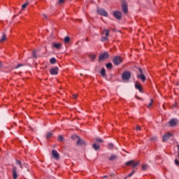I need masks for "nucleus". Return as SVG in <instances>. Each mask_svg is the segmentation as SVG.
Instances as JSON below:
<instances>
[{"label":"nucleus","instance_id":"nucleus-9","mask_svg":"<svg viewBox=\"0 0 179 179\" xmlns=\"http://www.w3.org/2000/svg\"><path fill=\"white\" fill-rule=\"evenodd\" d=\"M122 8L124 13H128V6L125 1L122 3Z\"/></svg>","mask_w":179,"mask_h":179},{"label":"nucleus","instance_id":"nucleus-31","mask_svg":"<svg viewBox=\"0 0 179 179\" xmlns=\"http://www.w3.org/2000/svg\"><path fill=\"white\" fill-rule=\"evenodd\" d=\"M148 167H149V166H148V165H146V164L142 166L143 170H147V169H148Z\"/></svg>","mask_w":179,"mask_h":179},{"label":"nucleus","instance_id":"nucleus-21","mask_svg":"<svg viewBox=\"0 0 179 179\" xmlns=\"http://www.w3.org/2000/svg\"><path fill=\"white\" fill-rule=\"evenodd\" d=\"M106 68L108 69H111V68H113V64H111V63L106 64Z\"/></svg>","mask_w":179,"mask_h":179},{"label":"nucleus","instance_id":"nucleus-13","mask_svg":"<svg viewBox=\"0 0 179 179\" xmlns=\"http://www.w3.org/2000/svg\"><path fill=\"white\" fill-rule=\"evenodd\" d=\"M52 157L55 158V159H59V154L58 153V152L55 150H53L52 151Z\"/></svg>","mask_w":179,"mask_h":179},{"label":"nucleus","instance_id":"nucleus-22","mask_svg":"<svg viewBox=\"0 0 179 179\" xmlns=\"http://www.w3.org/2000/svg\"><path fill=\"white\" fill-rule=\"evenodd\" d=\"M56 62H57V59H55V58H54V57H52L50 59V64H55Z\"/></svg>","mask_w":179,"mask_h":179},{"label":"nucleus","instance_id":"nucleus-19","mask_svg":"<svg viewBox=\"0 0 179 179\" xmlns=\"http://www.w3.org/2000/svg\"><path fill=\"white\" fill-rule=\"evenodd\" d=\"M135 87L138 90H139V92H142V87H141V85L139 84H136L135 85Z\"/></svg>","mask_w":179,"mask_h":179},{"label":"nucleus","instance_id":"nucleus-32","mask_svg":"<svg viewBox=\"0 0 179 179\" xmlns=\"http://www.w3.org/2000/svg\"><path fill=\"white\" fill-rule=\"evenodd\" d=\"M134 174H135V171H133L131 173H129L127 177H132V176H134Z\"/></svg>","mask_w":179,"mask_h":179},{"label":"nucleus","instance_id":"nucleus-10","mask_svg":"<svg viewBox=\"0 0 179 179\" xmlns=\"http://www.w3.org/2000/svg\"><path fill=\"white\" fill-rule=\"evenodd\" d=\"M113 15L116 19H121V17H122V13L120 11H115Z\"/></svg>","mask_w":179,"mask_h":179},{"label":"nucleus","instance_id":"nucleus-11","mask_svg":"<svg viewBox=\"0 0 179 179\" xmlns=\"http://www.w3.org/2000/svg\"><path fill=\"white\" fill-rule=\"evenodd\" d=\"M173 136V134L171 133H167L163 136V141L164 142H166V141H169L170 139V137Z\"/></svg>","mask_w":179,"mask_h":179},{"label":"nucleus","instance_id":"nucleus-40","mask_svg":"<svg viewBox=\"0 0 179 179\" xmlns=\"http://www.w3.org/2000/svg\"><path fill=\"white\" fill-rule=\"evenodd\" d=\"M20 66H23V64H17V66H16V68H20Z\"/></svg>","mask_w":179,"mask_h":179},{"label":"nucleus","instance_id":"nucleus-29","mask_svg":"<svg viewBox=\"0 0 179 179\" xmlns=\"http://www.w3.org/2000/svg\"><path fill=\"white\" fill-rule=\"evenodd\" d=\"M58 141L59 142H62L64 141V136H59Z\"/></svg>","mask_w":179,"mask_h":179},{"label":"nucleus","instance_id":"nucleus-33","mask_svg":"<svg viewBox=\"0 0 179 179\" xmlns=\"http://www.w3.org/2000/svg\"><path fill=\"white\" fill-rule=\"evenodd\" d=\"M16 164H18L19 166H20V167L22 168V162L20 161L17 160Z\"/></svg>","mask_w":179,"mask_h":179},{"label":"nucleus","instance_id":"nucleus-3","mask_svg":"<svg viewBox=\"0 0 179 179\" xmlns=\"http://www.w3.org/2000/svg\"><path fill=\"white\" fill-rule=\"evenodd\" d=\"M96 12L99 15H101V16H108L107 11L101 8H98Z\"/></svg>","mask_w":179,"mask_h":179},{"label":"nucleus","instance_id":"nucleus-38","mask_svg":"<svg viewBox=\"0 0 179 179\" xmlns=\"http://www.w3.org/2000/svg\"><path fill=\"white\" fill-rule=\"evenodd\" d=\"M73 99H78V94H73Z\"/></svg>","mask_w":179,"mask_h":179},{"label":"nucleus","instance_id":"nucleus-2","mask_svg":"<svg viewBox=\"0 0 179 179\" xmlns=\"http://www.w3.org/2000/svg\"><path fill=\"white\" fill-rule=\"evenodd\" d=\"M122 78L123 80H129L131 78V73L129 71H125L122 73Z\"/></svg>","mask_w":179,"mask_h":179},{"label":"nucleus","instance_id":"nucleus-27","mask_svg":"<svg viewBox=\"0 0 179 179\" xmlns=\"http://www.w3.org/2000/svg\"><path fill=\"white\" fill-rule=\"evenodd\" d=\"M101 41H108V38L107 36H102Z\"/></svg>","mask_w":179,"mask_h":179},{"label":"nucleus","instance_id":"nucleus-6","mask_svg":"<svg viewBox=\"0 0 179 179\" xmlns=\"http://www.w3.org/2000/svg\"><path fill=\"white\" fill-rule=\"evenodd\" d=\"M169 124L170 127H176L177 124H178V120L171 119V120H169Z\"/></svg>","mask_w":179,"mask_h":179},{"label":"nucleus","instance_id":"nucleus-8","mask_svg":"<svg viewBox=\"0 0 179 179\" xmlns=\"http://www.w3.org/2000/svg\"><path fill=\"white\" fill-rule=\"evenodd\" d=\"M127 166H129V164H131L133 169H135L138 167V164H139L138 162H134V161H129L126 163Z\"/></svg>","mask_w":179,"mask_h":179},{"label":"nucleus","instance_id":"nucleus-30","mask_svg":"<svg viewBox=\"0 0 179 179\" xmlns=\"http://www.w3.org/2000/svg\"><path fill=\"white\" fill-rule=\"evenodd\" d=\"M152 103H153V99H150V103L147 106V107H148V108H149V107H152Z\"/></svg>","mask_w":179,"mask_h":179},{"label":"nucleus","instance_id":"nucleus-28","mask_svg":"<svg viewBox=\"0 0 179 179\" xmlns=\"http://www.w3.org/2000/svg\"><path fill=\"white\" fill-rule=\"evenodd\" d=\"M114 148V144L109 143L108 144V149H113Z\"/></svg>","mask_w":179,"mask_h":179},{"label":"nucleus","instance_id":"nucleus-4","mask_svg":"<svg viewBox=\"0 0 179 179\" xmlns=\"http://www.w3.org/2000/svg\"><path fill=\"white\" fill-rule=\"evenodd\" d=\"M108 57H110V55H108V52H105L101 55H99V60L100 61H103V59H107V58H108Z\"/></svg>","mask_w":179,"mask_h":179},{"label":"nucleus","instance_id":"nucleus-23","mask_svg":"<svg viewBox=\"0 0 179 179\" xmlns=\"http://www.w3.org/2000/svg\"><path fill=\"white\" fill-rule=\"evenodd\" d=\"M101 75L102 76H106V69H102L101 71Z\"/></svg>","mask_w":179,"mask_h":179},{"label":"nucleus","instance_id":"nucleus-16","mask_svg":"<svg viewBox=\"0 0 179 179\" xmlns=\"http://www.w3.org/2000/svg\"><path fill=\"white\" fill-rule=\"evenodd\" d=\"M62 45V44L61 43H53L52 46L56 48V50H59V48H61V46Z\"/></svg>","mask_w":179,"mask_h":179},{"label":"nucleus","instance_id":"nucleus-5","mask_svg":"<svg viewBox=\"0 0 179 179\" xmlns=\"http://www.w3.org/2000/svg\"><path fill=\"white\" fill-rule=\"evenodd\" d=\"M139 72L141 73L140 74L137 75V78L138 79H141L142 80V82H145V80H146V77L145 76V75H143V73H142V69H139Z\"/></svg>","mask_w":179,"mask_h":179},{"label":"nucleus","instance_id":"nucleus-17","mask_svg":"<svg viewBox=\"0 0 179 179\" xmlns=\"http://www.w3.org/2000/svg\"><path fill=\"white\" fill-rule=\"evenodd\" d=\"M89 57H90V60L93 61L94 59H96L97 56L94 54H91L89 55Z\"/></svg>","mask_w":179,"mask_h":179},{"label":"nucleus","instance_id":"nucleus-25","mask_svg":"<svg viewBox=\"0 0 179 179\" xmlns=\"http://www.w3.org/2000/svg\"><path fill=\"white\" fill-rule=\"evenodd\" d=\"M69 40H70L69 36L65 37V38H64V43H65L66 44L68 43H69Z\"/></svg>","mask_w":179,"mask_h":179},{"label":"nucleus","instance_id":"nucleus-43","mask_svg":"<svg viewBox=\"0 0 179 179\" xmlns=\"http://www.w3.org/2000/svg\"><path fill=\"white\" fill-rule=\"evenodd\" d=\"M178 149H179V145H178Z\"/></svg>","mask_w":179,"mask_h":179},{"label":"nucleus","instance_id":"nucleus-37","mask_svg":"<svg viewBox=\"0 0 179 179\" xmlns=\"http://www.w3.org/2000/svg\"><path fill=\"white\" fill-rule=\"evenodd\" d=\"M33 57L34 58H37V55H36V51L33 52Z\"/></svg>","mask_w":179,"mask_h":179},{"label":"nucleus","instance_id":"nucleus-14","mask_svg":"<svg viewBox=\"0 0 179 179\" xmlns=\"http://www.w3.org/2000/svg\"><path fill=\"white\" fill-rule=\"evenodd\" d=\"M51 75H58V67H55L50 69Z\"/></svg>","mask_w":179,"mask_h":179},{"label":"nucleus","instance_id":"nucleus-44","mask_svg":"<svg viewBox=\"0 0 179 179\" xmlns=\"http://www.w3.org/2000/svg\"><path fill=\"white\" fill-rule=\"evenodd\" d=\"M0 66H1V63H0Z\"/></svg>","mask_w":179,"mask_h":179},{"label":"nucleus","instance_id":"nucleus-20","mask_svg":"<svg viewBox=\"0 0 179 179\" xmlns=\"http://www.w3.org/2000/svg\"><path fill=\"white\" fill-rule=\"evenodd\" d=\"M5 40H6V35L3 34L2 38L0 39V42L3 43V41H5Z\"/></svg>","mask_w":179,"mask_h":179},{"label":"nucleus","instance_id":"nucleus-1","mask_svg":"<svg viewBox=\"0 0 179 179\" xmlns=\"http://www.w3.org/2000/svg\"><path fill=\"white\" fill-rule=\"evenodd\" d=\"M114 65H120V64H121V62H122V57H121L120 56H115L113 58V61Z\"/></svg>","mask_w":179,"mask_h":179},{"label":"nucleus","instance_id":"nucleus-18","mask_svg":"<svg viewBox=\"0 0 179 179\" xmlns=\"http://www.w3.org/2000/svg\"><path fill=\"white\" fill-rule=\"evenodd\" d=\"M92 148L94 149V150H99V149H100V145L94 143L92 145Z\"/></svg>","mask_w":179,"mask_h":179},{"label":"nucleus","instance_id":"nucleus-42","mask_svg":"<svg viewBox=\"0 0 179 179\" xmlns=\"http://www.w3.org/2000/svg\"><path fill=\"white\" fill-rule=\"evenodd\" d=\"M103 178H107V176H104Z\"/></svg>","mask_w":179,"mask_h":179},{"label":"nucleus","instance_id":"nucleus-15","mask_svg":"<svg viewBox=\"0 0 179 179\" xmlns=\"http://www.w3.org/2000/svg\"><path fill=\"white\" fill-rule=\"evenodd\" d=\"M102 34L103 36H106V37H108L110 36V30L109 29H103L102 31Z\"/></svg>","mask_w":179,"mask_h":179},{"label":"nucleus","instance_id":"nucleus-41","mask_svg":"<svg viewBox=\"0 0 179 179\" xmlns=\"http://www.w3.org/2000/svg\"><path fill=\"white\" fill-rule=\"evenodd\" d=\"M65 0H59V3H63L64 2Z\"/></svg>","mask_w":179,"mask_h":179},{"label":"nucleus","instance_id":"nucleus-7","mask_svg":"<svg viewBox=\"0 0 179 179\" xmlns=\"http://www.w3.org/2000/svg\"><path fill=\"white\" fill-rule=\"evenodd\" d=\"M76 138H78L76 142L78 146H83V145H86V142L84 140L80 139V138H79L78 136H76Z\"/></svg>","mask_w":179,"mask_h":179},{"label":"nucleus","instance_id":"nucleus-35","mask_svg":"<svg viewBox=\"0 0 179 179\" xmlns=\"http://www.w3.org/2000/svg\"><path fill=\"white\" fill-rule=\"evenodd\" d=\"M136 131H141V126L138 125L136 127Z\"/></svg>","mask_w":179,"mask_h":179},{"label":"nucleus","instance_id":"nucleus-39","mask_svg":"<svg viewBox=\"0 0 179 179\" xmlns=\"http://www.w3.org/2000/svg\"><path fill=\"white\" fill-rule=\"evenodd\" d=\"M96 142H103V140L101 138H96Z\"/></svg>","mask_w":179,"mask_h":179},{"label":"nucleus","instance_id":"nucleus-34","mask_svg":"<svg viewBox=\"0 0 179 179\" xmlns=\"http://www.w3.org/2000/svg\"><path fill=\"white\" fill-rule=\"evenodd\" d=\"M26 6H27V3H26L22 6V9H26Z\"/></svg>","mask_w":179,"mask_h":179},{"label":"nucleus","instance_id":"nucleus-24","mask_svg":"<svg viewBox=\"0 0 179 179\" xmlns=\"http://www.w3.org/2000/svg\"><path fill=\"white\" fill-rule=\"evenodd\" d=\"M115 159H117V156L113 155L110 156V157L109 158V160L113 161V160H115Z\"/></svg>","mask_w":179,"mask_h":179},{"label":"nucleus","instance_id":"nucleus-26","mask_svg":"<svg viewBox=\"0 0 179 179\" xmlns=\"http://www.w3.org/2000/svg\"><path fill=\"white\" fill-rule=\"evenodd\" d=\"M52 136V133H51V132H49V133H48V134H46V138H47V139L51 138Z\"/></svg>","mask_w":179,"mask_h":179},{"label":"nucleus","instance_id":"nucleus-12","mask_svg":"<svg viewBox=\"0 0 179 179\" xmlns=\"http://www.w3.org/2000/svg\"><path fill=\"white\" fill-rule=\"evenodd\" d=\"M13 178L14 179H17V169L16 166H14L13 168Z\"/></svg>","mask_w":179,"mask_h":179},{"label":"nucleus","instance_id":"nucleus-36","mask_svg":"<svg viewBox=\"0 0 179 179\" xmlns=\"http://www.w3.org/2000/svg\"><path fill=\"white\" fill-rule=\"evenodd\" d=\"M175 164H176V166H179V161H178V159H176V160H175Z\"/></svg>","mask_w":179,"mask_h":179}]
</instances>
